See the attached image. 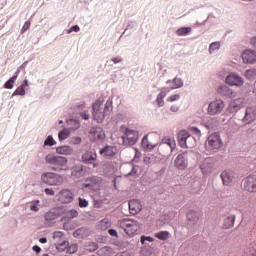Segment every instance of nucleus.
<instances>
[{
    "instance_id": "f257e3e1",
    "label": "nucleus",
    "mask_w": 256,
    "mask_h": 256,
    "mask_svg": "<svg viewBox=\"0 0 256 256\" xmlns=\"http://www.w3.org/2000/svg\"><path fill=\"white\" fill-rule=\"evenodd\" d=\"M102 105L103 100L99 99L92 106L93 117L97 123H103V119H105V117H109V115H111V111H113V101L107 100L104 108H101Z\"/></svg>"
},
{
    "instance_id": "f03ea898",
    "label": "nucleus",
    "mask_w": 256,
    "mask_h": 256,
    "mask_svg": "<svg viewBox=\"0 0 256 256\" xmlns=\"http://www.w3.org/2000/svg\"><path fill=\"white\" fill-rule=\"evenodd\" d=\"M45 163L51 165L52 171H69V161L63 156H57L55 154H48L45 157Z\"/></svg>"
},
{
    "instance_id": "7ed1b4c3",
    "label": "nucleus",
    "mask_w": 256,
    "mask_h": 256,
    "mask_svg": "<svg viewBox=\"0 0 256 256\" xmlns=\"http://www.w3.org/2000/svg\"><path fill=\"white\" fill-rule=\"evenodd\" d=\"M120 229L126 233V235H135L138 229H141V224L137 220L124 219L120 221Z\"/></svg>"
},
{
    "instance_id": "20e7f679",
    "label": "nucleus",
    "mask_w": 256,
    "mask_h": 256,
    "mask_svg": "<svg viewBox=\"0 0 256 256\" xmlns=\"http://www.w3.org/2000/svg\"><path fill=\"white\" fill-rule=\"evenodd\" d=\"M42 183L51 186L63 185V176L55 172H46L41 175Z\"/></svg>"
},
{
    "instance_id": "39448f33",
    "label": "nucleus",
    "mask_w": 256,
    "mask_h": 256,
    "mask_svg": "<svg viewBox=\"0 0 256 256\" xmlns=\"http://www.w3.org/2000/svg\"><path fill=\"white\" fill-rule=\"evenodd\" d=\"M206 147L211 151L215 149H221V147H223V140H221V135H219L217 132L210 134L207 138Z\"/></svg>"
},
{
    "instance_id": "423d86ee",
    "label": "nucleus",
    "mask_w": 256,
    "mask_h": 256,
    "mask_svg": "<svg viewBox=\"0 0 256 256\" xmlns=\"http://www.w3.org/2000/svg\"><path fill=\"white\" fill-rule=\"evenodd\" d=\"M174 167L179 169V171H185L189 167V152L184 151L177 155L174 159Z\"/></svg>"
},
{
    "instance_id": "0eeeda50",
    "label": "nucleus",
    "mask_w": 256,
    "mask_h": 256,
    "mask_svg": "<svg viewBox=\"0 0 256 256\" xmlns=\"http://www.w3.org/2000/svg\"><path fill=\"white\" fill-rule=\"evenodd\" d=\"M139 139V133L135 130L126 129L122 136L123 145H135Z\"/></svg>"
},
{
    "instance_id": "6e6552de",
    "label": "nucleus",
    "mask_w": 256,
    "mask_h": 256,
    "mask_svg": "<svg viewBox=\"0 0 256 256\" xmlns=\"http://www.w3.org/2000/svg\"><path fill=\"white\" fill-rule=\"evenodd\" d=\"M223 109H225V102L221 99H217L210 102L208 106V113L209 115H218V113H221Z\"/></svg>"
},
{
    "instance_id": "1a4fd4ad",
    "label": "nucleus",
    "mask_w": 256,
    "mask_h": 256,
    "mask_svg": "<svg viewBox=\"0 0 256 256\" xmlns=\"http://www.w3.org/2000/svg\"><path fill=\"white\" fill-rule=\"evenodd\" d=\"M243 107H245V98H234L229 103L228 111L229 113H237L238 111L243 109Z\"/></svg>"
},
{
    "instance_id": "9d476101",
    "label": "nucleus",
    "mask_w": 256,
    "mask_h": 256,
    "mask_svg": "<svg viewBox=\"0 0 256 256\" xmlns=\"http://www.w3.org/2000/svg\"><path fill=\"white\" fill-rule=\"evenodd\" d=\"M82 161L86 165H93L94 169L99 167V164L95 163V161H97V153L95 150H89L82 154Z\"/></svg>"
},
{
    "instance_id": "9b49d317",
    "label": "nucleus",
    "mask_w": 256,
    "mask_h": 256,
    "mask_svg": "<svg viewBox=\"0 0 256 256\" xmlns=\"http://www.w3.org/2000/svg\"><path fill=\"white\" fill-rule=\"evenodd\" d=\"M57 199L60 203H73L75 194L69 189H63L57 194Z\"/></svg>"
},
{
    "instance_id": "f8f14e48",
    "label": "nucleus",
    "mask_w": 256,
    "mask_h": 256,
    "mask_svg": "<svg viewBox=\"0 0 256 256\" xmlns=\"http://www.w3.org/2000/svg\"><path fill=\"white\" fill-rule=\"evenodd\" d=\"M244 190L248 193H256V175H249L244 179Z\"/></svg>"
},
{
    "instance_id": "ddd939ff",
    "label": "nucleus",
    "mask_w": 256,
    "mask_h": 256,
    "mask_svg": "<svg viewBox=\"0 0 256 256\" xmlns=\"http://www.w3.org/2000/svg\"><path fill=\"white\" fill-rule=\"evenodd\" d=\"M242 61L247 65H253V63H256V51L251 49L244 50L242 53Z\"/></svg>"
},
{
    "instance_id": "4468645a",
    "label": "nucleus",
    "mask_w": 256,
    "mask_h": 256,
    "mask_svg": "<svg viewBox=\"0 0 256 256\" xmlns=\"http://www.w3.org/2000/svg\"><path fill=\"white\" fill-rule=\"evenodd\" d=\"M226 83L227 85H232L235 87H241L243 85L244 81L241 76H239L237 73H231L226 77Z\"/></svg>"
},
{
    "instance_id": "2eb2a0df",
    "label": "nucleus",
    "mask_w": 256,
    "mask_h": 256,
    "mask_svg": "<svg viewBox=\"0 0 256 256\" xmlns=\"http://www.w3.org/2000/svg\"><path fill=\"white\" fill-rule=\"evenodd\" d=\"M90 139L92 141H103L105 139V132L101 127H94L90 130Z\"/></svg>"
},
{
    "instance_id": "dca6fc26",
    "label": "nucleus",
    "mask_w": 256,
    "mask_h": 256,
    "mask_svg": "<svg viewBox=\"0 0 256 256\" xmlns=\"http://www.w3.org/2000/svg\"><path fill=\"white\" fill-rule=\"evenodd\" d=\"M256 119V108L255 107H247L245 115L242 119L243 123L249 125V123H253Z\"/></svg>"
},
{
    "instance_id": "f3484780",
    "label": "nucleus",
    "mask_w": 256,
    "mask_h": 256,
    "mask_svg": "<svg viewBox=\"0 0 256 256\" xmlns=\"http://www.w3.org/2000/svg\"><path fill=\"white\" fill-rule=\"evenodd\" d=\"M128 207L131 215H137V213H141L143 209L141 202L135 199L128 202Z\"/></svg>"
},
{
    "instance_id": "a211bd4d",
    "label": "nucleus",
    "mask_w": 256,
    "mask_h": 256,
    "mask_svg": "<svg viewBox=\"0 0 256 256\" xmlns=\"http://www.w3.org/2000/svg\"><path fill=\"white\" fill-rule=\"evenodd\" d=\"M159 147L160 149H165V147H167L169 151L172 152L175 149V147H177V144L175 143V139L165 137L164 139H162V143L160 144Z\"/></svg>"
},
{
    "instance_id": "6ab92c4d",
    "label": "nucleus",
    "mask_w": 256,
    "mask_h": 256,
    "mask_svg": "<svg viewBox=\"0 0 256 256\" xmlns=\"http://www.w3.org/2000/svg\"><path fill=\"white\" fill-rule=\"evenodd\" d=\"M99 185H101V179L95 176L88 178L84 183V187L89 189H97Z\"/></svg>"
},
{
    "instance_id": "aec40b11",
    "label": "nucleus",
    "mask_w": 256,
    "mask_h": 256,
    "mask_svg": "<svg viewBox=\"0 0 256 256\" xmlns=\"http://www.w3.org/2000/svg\"><path fill=\"white\" fill-rule=\"evenodd\" d=\"M200 169L203 175H210V173H213V163H211V159H205L201 164Z\"/></svg>"
},
{
    "instance_id": "412c9836",
    "label": "nucleus",
    "mask_w": 256,
    "mask_h": 256,
    "mask_svg": "<svg viewBox=\"0 0 256 256\" xmlns=\"http://www.w3.org/2000/svg\"><path fill=\"white\" fill-rule=\"evenodd\" d=\"M221 179L224 185H231V183L233 182V173L225 170L221 173Z\"/></svg>"
},
{
    "instance_id": "4be33fe9",
    "label": "nucleus",
    "mask_w": 256,
    "mask_h": 256,
    "mask_svg": "<svg viewBox=\"0 0 256 256\" xmlns=\"http://www.w3.org/2000/svg\"><path fill=\"white\" fill-rule=\"evenodd\" d=\"M218 95H221L222 97H231V95H233V90L227 85H222L218 87Z\"/></svg>"
},
{
    "instance_id": "5701e85b",
    "label": "nucleus",
    "mask_w": 256,
    "mask_h": 256,
    "mask_svg": "<svg viewBox=\"0 0 256 256\" xmlns=\"http://www.w3.org/2000/svg\"><path fill=\"white\" fill-rule=\"evenodd\" d=\"M56 153L58 155H71L73 148L71 146H59L56 148Z\"/></svg>"
},
{
    "instance_id": "b1692460",
    "label": "nucleus",
    "mask_w": 256,
    "mask_h": 256,
    "mask_svg": "<svg viewBox=\"0 0 256 256\" xmlns=\"http://www.w3.org/2000/svg\"><path fill=\"white\" fill-rule=\"evenodd\" d=\"M199 212L195 211V210H190L187 213V219L189 221V223H197V221H199Z\"/></svg>"
},
{
    "instance_id": "393cba45",
    "label": "nucleus",
    "mask_w": 256,
    "mask_h": 256,
    "mask_svg": "<svg viewBox=\"0 0 256 256\" xmlns=\"http://www.w3.org/2000/svg\"><path fill=\"white\" fill-rule=\"evenodd\" d=\"M191 134L187 130H181L178 134L179 145H186V141Z\"/></svg>"
},
{
    "instance_id": "a878e982",
    "label": "nucleus",
    "mask_w": 256,
    "mask_h": 256,
    "mask_svg": "<svg viewBox=\"0 0 256 256\" xmlns=\"http://www.w3.org/2000/svg\"><path fill=\"white\" fill-rule=\"evenodd\" d=\"M89 228H79L74 232V237L77 239H83V237L89 236Z\"/></svg>"
},
{
    "instance_id": "bb28decb",
    "label": "nucleus",
    "mask_w": 256,
    "mask_h": 256,
    "mask_svg": "<svg viewBox=\"0 0 256 256\" xmlns=\"http://www.w3.org/2000/svg\"><path fill=\"white\" fill-rule=\"evenodd\" d=\"M186 144H180V147H182V149H193V147H195V138L193 136H188L186 141Z\"/></svg>"
},
{
    "instance_id": "cd10ccee",
    "label": "nucleus",
    "mask_w": 256,
    "mask_h": 256,
    "mask_svg": "<svg viewBox=\"0 0 256 256\" xmlns=\"http://www.w3.org/2000/svg\"><path fill=\"white\" fill-rule=\"evenodd\" d=\"M100 155H105L106 157H113L115 155V148L113 146H106L100 150Z\"/></svg>"
},
{
    "instance_id": "c85d7f7f",
    "label": "nucleus",
    "mask_w": 256,
    "mask_h": 256,
    "mask_svg": "<svg viewBox=\"0 0 256 256\" xmlns=\"http://www.w3.org/2000/svg\"><path fill=\"white\" fill-rule=\"evenodd\" d=\"M233 225H235V216L234 215L228 216L224 219V224H223L224 229H231V227H233Z\"/></svg>"
},
{
    "instance_id": "c756f323",
    "label": "nucleus",
    "mask_w": 256,
    "mask_h": 256,
    "mask_svg": "<svg viewBox=\"0 0 256 256\" xmlns=\"http://www.w3.org/2000/svg\"><path fill=\"white\" fill-rule=\"evenodd\" d=\"M193 31V28L191 27H181L177 30L178 37H185L189 35Z\"/></svg>"
},
{
    "instance_id": "7c9ffc66",
    "label": "nucleus",
    "mask_w": 256,
    "mask_h": 256,
    "mask_svg": "<svg viewBox=\"0 0 256 256\" xmlns=\"http://www.w3.org/2000/svg\"><path fill=\"white\" fill-rule=\"evenodd\" d=\"M98 227L99 229H101V231H107V229L111 227V221L109 220V218H104L99 222Z\"/></svg>"
},
{
    "instance_id": "2f4dec72",
    "label": "nucleus",
    "mask_w": 256,
    "mask_h": 256,
    "mask_svg": "<svg viewBox=\"0 0 256 256\" xmlns=\"http://www.w3.org/2000/svg\"><path fill=\"white\" fill-rule=\"evenodd\" d=\"M150 139V147H157L159 145V136L157 134H148L146 135Z\"/></svg>"
},
{
    "instance_id": "473e14b6",
    "label": "nucleus",
    "mask_w": 256,
    "mask_h": 256,
    "mask_svg": "<svg viewBox=\"0 0 256 256\" xmlns=\"http://www.w3.org/2000/svg\"><path fill=\"white\" fill-rule=\"evenodd\" d=\"M183 87V80L181 78H174L172 82H170L171 89H179Z\"/></svg>"
},
{
    "instance_id": "72a5a7b5",
    "label": "nucleus",
    "mask_w": 256,
    "mask_h": 256,
    "mask_svg": "<svg viewBox=\"0 0 256 256\" xmlns=\"http://www.w3.org/2000/svg\"><path fill=\"white\" fill-rule=\"evenodd\" d=\"M29 86V81L25 80L24 84H22L21 86H19L13 95H25V87Z\"/></svg>"
},
{
    "instance_id": "f704fd0d",
    "label": "nucleus",
    "mask_w": 256,
    "mask_h": 256,
    "mask_svg": "<svg viewBox=\"0 0 256 256\" xmlns=\"http://www.w3.org/2000/svg\"><path fill=\"white\" fill-rule=\"evenodd\" d=\"M55 247L58 251H65V249L69 247V242L65 240H62L61 242H56Z\"/></svg>"
},
{
    "instance_id": "c9c22d12",
    "label": "nucleus",
    "mask_w": 256,
    "mask_h": 256,
    "mask_svg": "<svg viewBox=\"0 0 256 256\" xmlns=\"http://www.w3.org/2000/svg\"><path fill=\"white\" fill-rule=\"evenodd\" d=\"M156 239H160V241H167L169 239V233L167 231H160L155 234Z\"/></svg>"
},
{
    "instance_id": "e433bc0d",
    "label": "nucleus",
    "mask_w": 256,
    "mask_h": 256,
    "mask_svg": "<svg viewBox=\"0 0 256 256\" xmlns=\"http://www.w3.org/2000/svg\"><path fill=\"white\" fill-rule=\"evenodd\" d=\"M150 145H151V140L149 139V136H144L142 139V147L144 149H154V147Z\"/></svg>"
},
{
    "instance_id": "4c0bfd02",
    "label": "nucleus",
    "mask_w": 256,
    "mask_h": 256,
    "mask_svg": "<svg viewBox=\"0 0 256 256\" xmlns=\"http://www.w3.org/2000/svg\"><path fill=\"white\" fill-rule=\"evenodd\" d=\"M53 145H57V142L53 139V136L49 135L44 141V147H53Z\"/></svg>"
},
{
    "instance_id": "58836bf2",
    "label": "nucleus",
    "mask_w": 256,
    "mask_h": 256,
    "mask_svg": "<svg viewBox=\"0 0 256 256\" xmlns=\"http://www.w3.org/2000/svg\"><path fill=\"white\" fill-rule=\"evenodd\" d=\"M245 77H247L249 80L255 79L256 77V69L251 68L245 71Z\"/></svg>"
},
{
    "instance_id": "ea45409f",
    "label": "nucleus",
    "mask_w": 256,
    "mask_h": 256,
    "mask_svg": "<svg viewBox=\"0 0 256 256\" xmlns=\"http://www.w3.org/2000/svg\"><path fill=\"white\" fill-rule=\"evenodd\" d=\"M69 135H70L69 130L63 129L58 134L59 141H65V139H67Z\"/></svg>"
},
{
    "instance_id": "a19ab883",
    "label": "nucleus",
    "mask_w": 256,
    "mask_h": 256,
    "mask_svg": "<svg viewBox=\"0 0 256 256\" xmlns=\"http://www.w3.org/2000/svg\"><path fill=\"white\" fill-rule=\"evenodd\" d=\"M17 81V75L12 76L6 83L5 88L6 89H13V85Z\"/></svg>"
},
{
    "instance_id": "79ce46f5",
    "label": "nucleus",
    "mask_w": 256,
    "mask_h": 256,
    "mask_svg": "<svg viewBox=\"0 0 256 256\" xmlns=\"http://www.w3.org/2000/svg\"><path fill=\"white\" fill-rule=\"evenodd\" d=\"M77 215H79V212L75 209H71L66 212V217L68 219H74V217H77Z\"/></svg>"
},
{
    "instance_id": "37998d69",
    "label": "nucleus",
    "mask_w": 256,
    "mask_h": 256,
    "mask_svg": "<svg viewBox=\"0 0 256 256\" xmlns=\"http://www.w3.org/2000/svg\"><path fill=\"white\" fill-rule=\"evenodd\" d=\"M79 249V246H77V244H72L67 248V253L73 254V253H77Z\"/></svg>"
},
{
    "instance_id": "c03bdc74",
    "label": "nucleus",
    "mask_w": 256,
    "mask_h": 256,
    "mask_svg": "<svg viewBox=\"0 0 256 256\" xmlns=\"http://www.w3.org/2000/svg\"><path fill=\"white\" fill-rule=\"evenodd\" d=\"M146 241H149V243H153L154 239H153V237H151V236H141V238H140V243H141L142 245H145V242H146Z\"/></svg>"
},
{
    "instance_id": "a18cd8bd",
    "label": "nucleus",
    "mask_w": 256,
    "mask_h": 256,
    "mask_svg": "<svg viewBox=\"0 0 256 256\" xmlns=\"http://www.w3.org/2000/svg\"><path fill=\"white\" fill-rule=\"evenodd\" d=\"M30 27H31V21L28 20L24 23V25L20 31L21 34L25 33L26 31H29Z\"/></svg>"
},
{
    "instance_id": "49530a36",
    "label": "nucleus",
    "mask_w": 256,
    "mask_h": 256,
    "mask_svg": "<svg viewBox=\"0 0 256 256\" xmlns=\"http://www.w3.org/2000/svg\"><path fill=\"white\" fill-rule=\"evenodd\" d=\"M219 47H221V44H219V42L211 43L210 47H209L210 53H211V51H217V49H219Z\"/></svg>"
},
{
    "instance_id": "de8ad7c7",
    "label": "nucleus",
    "mask_w": 256,
    "mask_h": 256,
    "mask_svg": "<svg viewBox=\"0 0 256 256\" xmlns=\"http://www.w3.org/2000/svg\"><path fill=\"white\" fill-rule=\"evenodd\" d=\"M79 207H89V201L83 199V198H79Z\"/></svg>"
},
{
    "instance_id": "09e8293b",
    "label": "nucleus",
    "mask_w": 256,
    "mask_h": 256,
    "mask_svg": "<svg viewBox=\"0 0 256 256\" xmlns=\"http://www.w3.org/2000/svg\"><path fill=\"white\" fill-rule=\"evenodd\" d=\"M249 253H250V255H255V253H256V243L250 244Z\"/></svg>"
},
{
    "instance_id": "8fccbe9b",
    "label": "nucleus",
    "mask_w": 256,
    "mask_h": 256,
    "mask_svg": "<svg viewBox=\"0 0 256 256\" xmlns=\"http://www.w3.org/2000/svg\"><path fill=\"white\" fill-rule=\"evenodd\" d=\"M77 173H79V175H82V173H83V166L76 167L75 170L72 171V175H77Z\"/></svg>"
},
{
    "instance_id": "3c124183",
    "label": "nucleus",
    "mask_w": 256,
    "mask_h": 256,
    "mask_svg": "<svg viewBox=\"0 0 256 256\" xmlns=\"http://www.w3.org/2000/svg\"><path fill=\"white\" fill-rule=\"evenodd\" d=\"M63 238V232L57 231L53 234V239H62Z\"/></svg>"
},
{
    "instance_id": "603ef678",
    "label": "nucleus",
    "mask_w": 256,
    "mask_h": 256,
    "mask_svg": "<svg viewBox=\"0 0 256 256\" xmlns=\"http://www.w3.org/2000/svg\"><path fill=\"white\" fill-rule=\"evenodd\" d=\"M38 205H39V201L32 203V205L30 206L31 211H39Z\"/></svg>"
},
{
    "instance_id": "864d4df0",
    "label": "nucleus",
    "mask_w": 256,
    "mask_h": 256,
    "mask_svg": "<svg viewBox=\"0 0 256 256\" xmlns=\"http://www.w3.org/2000/svg\"><path fill=\"white\" fill-rule=\"evenodd\" d=\"M81 28H79V26L75 25V26H72L69 30H68V33H73V31L75 33H79Z\"/></svg>"
},
{
    "instance_id": "5fc2aeb1",
    "label": "nucleus",
    "mask_w": 256,
    "mask_h": 256,
    "mask_svg": "<svg viewBox=\"0 0 256 256\" xmlns=\"http://www.w3.org/2000/svg\"><path fill=\"white\" fill-rule=\"evenodd\" d=\"M190 131H192L194 135H201V130L197 127H190Z\"/></svg>"
},
{
    "instance_id": "6e6d98bb",
    "label": "nucleus",
    "mask_w": 256,
    "mask_h": 256,
    "mask_svg": "<svg viewBox=\"0 0 256 256\" xmlns=\"http://www.w3.org/2000/svg\"><path fill=\"white\" fill-rule=\"evenodd\" d=\"M156 103L158 107H163V105L165 104V102L163 101V97L157 98Z\"/></svg>"
},
{
    "instance_id": "4d7b16f0",
    "label": "nucleus",
    "mask_w": 256,
    "mask_h": 256,
    "mask_svg": "<svg viewBox=\"0 0 256 256\" xmlns=\"http://www.w3.org/2000/svg\"><path fill=\"white\" fill-rule=\"evenodd\" d=\"M44 191L46 195H55V190H53L52 188H46Z\"/></svg>"
},
{
    "instance_id": "13d9d810",
    "label": "nucleus",
    "mask_w": 256,
    "mask_h": 256,
    "mask_svg": "<svg viewBox=\"0 0 256 256\" xmlns=\"http://www.w3.org/2000/svg\"><path fill=\"white\" fill-rule=\"evenodd\" d=\"M108 233L111 235V237H118L117 230L115 229H110Z\"/></svg>"
},
{
    "instance_id": "bf43d9fd",
    "label": "nucleus",
    "mask_w": 256,
    "mask_h": 256,
    "mask_svg": "<svg viewBox=\"0 0 256 256\" xmlns=\"http://www.w3.org/2000/svg\"><path fill=\"white\" fill-rule=\"evenodd\" d=\"M250 45L256 49V36L252 37L250 40Z\"/></svg>"
},
{
    "instance_id": "052dcab7",
    "label": "nucleus",
    "mask_w": 256,
    "mask_h": 256,
    "mask_svg": "<svg viewBox=\"0 0 256 256\" xmlns=\"http://www.w3.org/2000/svg\"><path fill=\"white\" fill-rule=\"evenodd\" d=\"M33 251H35V253H41V247H39V246H33Z\"/></svg>"
},
{
    "instance_id": "680f3d73",
    "label": "nucleus",
    "mask_w": 256,
    "mask_h": 256,
    "mask_svg": "<svg viewBox=\"0 0 256 256\" xmlns=\"http://www.w3.org/2000/svg\"><path fill=\"white\" fill-rule=\"evenodd\" d=\"M79 143H81V138L80 137L74 138V145H79Z\"/></svg>"
},
{
    "instance_id": "e2e57ef3",
    "label": "nucleus",
    "mask_w": 256,
    "mask_h": 256,
    "mask_svg": "<svg viewBox=\"0 0 256 256\" xmlns=\"http://www.w3.org/2000/svg\"><path fill=\"white\" fill-rule=\"evenodd\" d=\"M113 63H121L122 59L119 57L113 58L112 59Z\"/></svg>"
},
{
    "instance_id": "0e129e2a",
    "label": "nucleus",
    "mask_w": 256,
    "mask_h": 256,
    "mask_svg": "<svg viewBox=\"0 0 256 256\" xmlns=\"http://www.w3.org/2000/svg\"><path fill=\"white\" fill-rule=\"evenodd\" d=\"M165 91H169V89H164V91H161L158 97H165Z\"/></svg>"
},
{
    "instance_id": "69168bd1",
    "label": "nucleus",
    "mask_w": 256,
    "mask_h": 256,
    "mask_svg": "<svg viewBox=\"0 0 256 256\" xmlns=\"http://www.w3.org/2000/svg\"><path fill=\"white\" fill-rule=\"evenodd\" d=\"M39 241H40L41 243H47V238H40Z\"/></svg>"
},
{
    "instance_id": "338daca9",
    "label": "nucleus",
    "mask_w": 256,
    "mask_h": 256,
    "mask_svg": "<svg viewBox=\"0 0 256 256\" xmlns=\"http://www.w3.org/2000/svg\"><path fill=\"white\" fill-rule=\"evenodd\" d=\"M167 101H171V102L177 101V98H168Z\"/></svg>"
},
{
    "instance_id": "774afa93",
    "label": "nucleus",
    "mask_w": 256,
    "mask_h": 256,
    "mask_svg": "<svg viewBox=\"0 0 256 256\" xmlns=\"http://www.w3.org/2000/svg\"><path fill=\"white\" fill-rule=\"evenodd\" d=\"M84 119L87 121L89 120V114H84Z\"/></svg>"
}]
</instances>
